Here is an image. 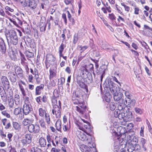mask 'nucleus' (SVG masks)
<instances>
[{"instance_id":"nucleus-1","label":"nucleus","mask_w":152,"mask_h":152,"mask_svg":"<svg viewBox=\"0 0 152 152\" xmlns=\"http://www.w3.org/2000/svg\"><path fill=\"white\" fill-rule=\"evenodd\" d=\"M88 146L82 145L80 146V149L82 152H96L95 145L92 142L91 136H89L87 139Z\"/></svg>"},{"instance_id":"nucleus-2","label":"nucleus","mask_w":152,"mask_h":152,"mask_svg":"<svg viewBox=\"0 0 152 152\" xmlns=\"http://www.w3.org/2000/svg\"><path fill=\"white\" fill-rule=\"evenodd\" d=\"M8 45H10L11 44L16 45L18 42V38L16 32L12 30L5 34Z\"/></svg>"},{"instance_id":"nucleus-3","label":"nucleus","mask_w":152,"mask_h":152,"mask_svg":"<svg viewBox=\"0 0 152 152\" xmlns=\"http://www.w3.org/2000/svg\"><path fill=\"white\" fill-rule=\"evenodd\" d=\"M82 125L83 127L78 125L79 129L83 131L89 136H91V134H90V133L91 132L92 129L89 123V122L86 123V124Z\"/></svg>"},{"instance_id":"nucleus-4","label":"nucleus","mask_w":152,"mask_h":152,"mask_svg":"<svg viewBox=\"0 0 152 152\" xmlns=\"http://www.w3.org/2000/svg\"><path fill=\"white\" fill-rule=\"evenodd\" d=\"M32 135L31 134H26L25 137H23L21 140V142L23 146H26L27 144H30L31 142Z\"/></svg>"},{"instance_id":"nucleus-5","label":"nucleus","mask_w":152,"mask_h":152,"mask_svg":"<svg viewBox=\"0 0 152 152\" xmlns=\"http://www.w3.org/2000/svg\"><path fill=\"white\" fill-rule=\"evenodd\" d=\"M78 102L79 103V106L80 107L76 106L75 110L81 114H83L86 110V106L84 105L83 103H80L78 101L76 102L73 101V103L74 104H77Z\"/></svg>"},{"instance_id":"nucleus-6","label":"nucleus","mask_w":152,"mask_h":152,"mask_svg":"<svg viewBox=\"0 0 152 152\" xmlns=\"http://www.w3.org/2000/svg\"><path fill=\"white\" fill-rule=\"evenodd\" d=\"M1 84L3 86L5 89H8L10 88V83L7 77L4 76L1 78Z\"/></svg>"},{"instance_id":"nucleus-7","label":"nucleus","mask_w":152,"mask_h":152,"mask_svg":"<svg viewBox=\"0 0 152 152\" xmlns=\"http://www.w3.org/2000/svg\"><path fill=\"white\" fill-rule=\"evenodd\" d=\"M134 134V132H132V134H131V132H129L127 136V137L128 138V140H130L132 139L131 140V144H133V145L137 144L138 142V140L136 137L133 136L132 138V135Z\"/></svg>"},{"instance_id":"nucleus-8","label":"nucleus","mask_w":152,"mask_h":152,"mask_svg":"<svg viewBox=\"0 0 152 152\" xmlns=\"http://www.w3.org/2000/svg\"><path fill=\"white\" fill-rule=\"evenodd\" d=\"M84 93L82 90H77L76 91L75 94L73 93L72 96V100L74 101L75 97L78 98L80 99H83V95Z\"/></svg>"},{"instance_id":"nucleus-9","label":"nucleus","mask_w":152,"mask_h":152,"mask_svg":"<svg viewBox=\"0 0 152 152\" xmlns=\"http://www.w3.org/2000/svg\"><path fill=\"white\" fill-rule=\"evenodd\" d=\"M118 102V109L119 110H122L126 107V104L125 103V100L124 99V96L122 97Z\"/></svg>"},{"instance_id":"nucleus-10","label":"nucleus","mask_w":152,"mask_h":152,"mask_svg":"<svg viewBox=\"0 0 152 152\" xmlns=\"http://www.w3.org/2000/svg\"><path fill=\"white\" fill-rule=\"evenodd\" d=\"M32 110V108L31 104L23 105V110L25 115H27L29 114Z\"/></svg>"},{"instance_id":"nucleus-11","label":"nucleus","mask_w":152,"mask_h":152,"mask_svg":"<svg viewBox=\"0 0 152 152\" xmlns=\"http://www.w3.org/2000/svg\"><path fill=\"white\" fill-rule=\"evenodd\" d=\"M46 61L49 64H53L55 63L56 58L52 54H48L46 56Z\"/></svg>"},{"instance_id":"nucleus-12","label":"nucleus","mask_w":152,"mask_h":152,"mask_svg":"<svg viewBox=\"0 0 152 152\" xmlns=\"http://www.w3.org/2000/svg\"><path fill=\"white\" fill-rule=\"evenodd\" d=\"M6 45L3 39L0 37V50L2 53L4 54L6 53Z\"/></svg>"},{"instance_id":"nucleus-13","label":"nucleus","mask_w":152,"mask_h":152,"mask_svg":"<svg viewBox=\"0 0 152 152\" xmlns=\"http://www.w3.org/2000/svg\"><path fill=\"white\" fill-rule=\"evenodd\" d=\"M84 35V34L80 31H79L77 34H75L74 37L73 43L76 44L78 40L82 39Z\"/></svg>"},{"instance_id":"nucleus-14","label":"nucleus","mask_w":152,"mask_h":152,"mask_svg":"<svg viewBox=\"0 0 152 152\" xmlns=\"http://www.w3.org/2000/svg\"><path fill=\"white\" fill-rule=\"evenodd\" d=\"M77 134V137L78 138L83 141H84L87 139L88 138H89V136L88 137H87L85 134H84L83 132H78Z\"/></svg>"},{"instance_id":"nucleus-15","label":"nucleus","mask_w":152,"mask_h":152,"mask_svg":"<svg viewBox=\"0 0 152 152\" xmlns=\"http://www.w3.org/2000/svg\"><path fill=\"white\" fill-rule=\"evenodd\" d=\"M99 44L103 49H109L110 48V45L106 42H103L102 40H100Z\"/></svg>"},{"instance_id":"nucleus-16","label":"nucleus","mask_w":152,"mask_h":152,"mask_svg":"<svg viewBox=\"0 0 152 152\" xmlns=\"http://www.w3.org/2000/svg\"><path fill=\"white\" fill-rule=\"evenodd\" d=\"M37 3L35 0H29L28 7L30 8L34 9L37 6Z\"/></svg>"},{"instance_id":"nucleus-17","label":"nucleus","mask_w":152,"mask_h":152,"mask_svg":"<svg viewBox=\"0 0 152 152\" xmlns=\"http://www.w3.org/2000/svg\"><path fill=\"white\" fill-rule=\"evenodd\" d=\"M8 76L10 77V80L12 82L15 83L16 81V76L13 72H8Z\"/></svg>"},{"instance_id":"nucleus-18","label":"nucleus","mask_w":152,"mask_h":152,"mask_svg":"<svg viewBox=\"0 0 152 152\" xmlns=\"http://www.w3.org/2000/svg\"><path fill=\"white\" fill-rule=\"evenodd\" d=\"M132 117V113L130 111L126 112L125 113L124 120L126 121H131Z\"/></svg>"},{"instance_id":"nucleus-19","label":"nucleus","mask_w":152,"mask_h":152,"mask_svg":"<svg viewBox=\"0 0 152 152\" xmlns=\"http://www.w3.org/2000/svg\"><path fill=\"white\" fill-rule=\"evenodd\" d=\"M15 72L16 74L19 75L20 77L23 76V71L19 66H17L15 67Z\"/></svg>"},{"instance_id":"nucleus-20","label":"nucleus","mask_w":152,"mask_h":152,"mask_svg":"<svg viewBox=\"0 0 152 152\" xmlns=\"http://www.w3.org/2000/svg\"><path fill=\"white\" fill-rule=\"evenodd\" d=\"M44 86L43 84H41L40 86H37L36 88L35 95H38L41 94V91L44 88Z\"/></svg>"},{"instance_id":"nucleus-21","label":"nucleus","mask_w":152,"mask_h":152,"mask_svg":"<svg viewBox=\"0 0 152 152\" xmlns=\"http://www.w3.org/2000/svg\"><path fill=\"white\" fill-rule=\"evenodd\" d=\"M115 84L114 83H111L112 87H110V91L113 95L115 94H116L118 93V91L117 90V88L116 86H115Z\"/></svg>"},{"instance_id":"nucleus-22","label":"nucleus","mask_w":152,"mask_h":152,"mask_svg":"<svg viewBox=\"0 0 152 152\" xmlns=\"http://www.w3.org/2000/svg\"><path fill=\"white\" fill-rule=\"evenodd\" d=\"M113 95L114 100L117 102H118L123 96V94L121 93H118V92L116 94Z\"/></svg>"},{"instance_id":"nucleus-23","label":"nucleus","mask_w":152,"mask_h":152,"mask_svg":"<svg viewBox=\"0 0 152 152\" xmlns=\"http://www.w3.org/2000/svg\"><path fill=\"white\" fill-rule=\"evenodd\" d=\"M131 97H126L125 98V103L126 104V106H127V104L128 105L129 104L133 103V105L135 104L136 102L135 100L133 99L132 100Z\"/></svg>"},{"instance_id":"nucleus-24","label":"nucleus","mask_w":152,"mask_h":152,"mask_svg":"<svg viewBox=\"0 0 152 152\" xmlns=\"http://www.w3.org/2000/svg\"><path fill=\"white\" fill-rule=\"evenodd\" d=\"M24 53L28 60H29L30 58H33L34 56V53H33L28 51H26Z\"/></svg>"},{"instance_id":"nucleus-25","label":"nucleus","mask_w":152,"mask_h":152,"mask_svg":"<svg viewBox=\"0 0 152 152\" xmlns=\"http://www.w3.org/2000/svg\"><path fill=\"white\" fill-rule=\"evenodd\" d=\"M56 129L60 131L61 128V120L58 119L56 121L55 124Z\"/></svg>"},{"instance_id":"nucleus-26","label":"nucleus","mask_w":152,"mask_h":152,"mask_svg":"<svg viewBox=\"0 0 152 152\" xmlns=\"http://www.w3.org/2000/svg\"><path fill=\"white\" fill-rule=\"evenodd\" d=\"M39 142L41 147H45L46 145V140L44 138L41 137L39 139Z\"/></svg>"},{"instance_id":"nucleus-27","label":"nucleus","mask_w":152,"mask_h":152,"mask_svg":"<svg viewBox=\"0 0 152 152\" xmlns=\"http://www.w3.org/2000/svg\"><path fill=\"white\" fill-rule=\"evenodd\" d=\"M105 71V66H102L100 67L99 69H97L96 71V73L98 74H102L104 73Z\"/></svg>"},{"instance_id":"nucleus-28","label":"nucleus","mask_w":152,"mask_h":152,"mask_svg":"<svg viewBox=\"0 0 152 152\" xmlns=\"http://www.w3.org/2000/svg\"><path fill=\"white\" fill-rule=\"evenodd\" d=\"M18 85L20 91L21 92L23 96V97L26 96V94L23 86L20 83H19L18 84Z\"/></svg>"},{"instance_id":"nucleus-29","label":"nucleus","mask_w":152,"mask_h":152,"mask_svg":"<svg viewBox=\"0 0 152 152\" xmlns=\"http://www.w3.org/2000/svg\"><path fill=\"white\" fill-rule=\"evenodd\" d=\"M77 82L79 85L81 87H83L85 86L84 84L82 81V77L79 76H78L77 77Z\"/></svg>"},{"instance_id":"nucleus-30","label":"nucleus","mask_w":152,"mask_h":152,"mask_svg":"<svg viewBox=\"0 0 152 152\" xmlns=\"http://www.w3.org/2000/svg\"><path fill=\"white\" fill-rule=\"evenodd\" d=\"M46 26L47 25L45 23L42 22L39 25L40 31L42 32H44L45 30Z\"/></svg>"},{"instance_id":"nucleus-31","label":"nucleus","mask_w":152,"mask_h":152,"mask_svg":"<svg viewBox=\"0 0 152 152\" xmlns=\"http://www.w3.org/2000/svg\"><path fill=\"white\" fill-rule=\"evenodd\" d=\"M93 68V65L92 64H90L88 66H86V68L85 69L83 70V74H84V72H88V69L90 71H91Z\"/></svg>"},{"instance_id":"nucleus-32","label":"nucleus","mask_w":152,"mask_h":152,"mask_svg":"<svg viewBox=\"0 0 152 152\" xmlns=\"http://www.w3.org/2000/svg\"><path fill=\"white\" fill-rule=\"evenodd\" d=\"M15 103L16 105H18L20 102V96L19 94H16L14 96Z\"/></svg>"},{"instance_id":"nucleus-33","label":"nucleus","mask_w":152,"mask_h":152,"mask_svg":"<svg viewBox=\"0 0 152 152\" xmlns=\"http://www.w3.org/2000/svg\"><path fill=\"white\" fill-rule=\"evenodd\" d=\"M52 113L55 114V112H60V107L57 105H54L53 106V109L52 110Z\"/></svg>"},{"instance_id":"nucleus-34","label":"nucleus","mask_w":152,"mask_h":152,"mask_svg":"<svg viewBox=\"0 0 152 152\" xmlns=\"http://www.w3.org/2000/svg\"><path fill=\"white\" fill-rule=\"evenodd\" d=\"M52 113L55 114V112H60V107L57 105H54L53 106V109L52 110Z\"/></svg>"},{"instance_id":"nucleus-35","label":"nucleus","mask_w":152,"mask_h":152,"mask_svg":"<svg viewBox=\"0 0 152 152\" xmlns=\"http://www.w3.org/2000/svg\"><path fill=\"white\" fill-rule=\"evenodd\" d=\"M35 118V116L34 114L29 115L27 119H28L30 122L32 123L34 121V119Z\"/></svg>"},{"instance_id":"nucleus-36","label":"nucleus","mask_w":152,"mask_h":152,"mask_svg":"<svg viewBox=\"0 0 152 152\" xmlns=\"http://www.w3.org/2000/svg\"><path fill=\"white\" fill-rule=\"evenodd\" d=\"M33 130L34 132L35 133H37L39 132L40 130V127L39 125L35 124L33 125Z\"/></svg>"},{"instance_id":"nucleus-37","label":"nucleus","mask_w":152,"mask_h":152,"mask_svg":"<svg viewBox=\"0 0 152 152\" xmlns=\"http://www.w3.org/2000/svg\"><path fill=\"white\" fill-rule=\"evenodd\" d=\"M46 121L48 124H50V118L49 114L48 113H45V115Z\"/></svg>"},{"instance_id":"nucleus-38","label":"nucleus","mask_w":152,"mask_h":152,"mask_svg":"<svg viewBox=\"0 0 152 152\" xmlns=\"http://www.w3.org/2000/svg\"><path fill=\"white\" fill-rule=\"evenodd\" d=\"M141 144L142 145V147L144 149V151H145L146 149V148L144 146L145 144L146 143V140L144 138H142L140 140Z\"/></svg>"},{"instance_id":"nucleus-39","label":"nucleus","mask_w":152,"mask_h":152,"mask_svg":"<svg viewBox=\"0 0 152 152\" xmlns=\"http://www.w3.org/2000/svg\"><path fill=\"white\" fill-rule=\"evenodd\" d=\"M30 152H44L41 149L37 147L32 148L31 149Z\"/></svg>"},{"instance_id":"nucleus-40","label":"nucleus","mask_w":152,"mask_h":152,"mask_svg":"<svg viewBox=\"0 0 152 152\" xmlns=\"http://www.w3.org/2000/svg\"><path fill=\"white\" fill-rule=\"evenodd\" d=\"M127 150L129 152H132L134 150V145L131 144H129L128 146Z\"/></svg>"},{"instance_id":"nucleus-41","label":"nucleus","mask_w":152,"mask_h":152,"mask_svg":"<svg viewBox=\"0 0 152 152\" xmlns=\"http://www.w3.org/2000/svg\"><path fill=\"white\" fill-rule=\"evenodd\" d=\"M39 115L40 116L43 117L44 116V114L45 115V110H43L42 108H40L39 109Z\"/></svg>"},{"instance_id":"nucleus-42","label":"nucleus","mask_w":152,"mask_h":152,"mask_svg":"<svg viewBox=\"0 0 152 152\" xmlns=\"http://www.w3.org/2000/svg\"><path fill=\"white\" fill-rule=\"evenodd\" d=\"M88 48V46H79L78 47V49L80 51V52L82 53Z\"/></svg>"},{"instance_id":"nucleus-43","label":"nucleus","mask_w":152,"mask_h":152,"mask_svg":"<svg viewBox=\"0 0 152 152\" xmlns=\"http://www.w3.org/2000/svg\"><path fill=\"white\" fill-rule=\"evenodd\" d=\"M8 104L10 108L13 107L14 105V102L13 99L11 98L10 100H8Z\"/></svg>"},{"instance_id":"nucleus-44","label":"nucleus","mask_w":152,"mask_h":152,"mask_svg":"<svg viewBox=\"0 0 152 152\" xmlns=\"http://www.w3.org/2000/svg\"><path fill=\"white\" fill-rule=\"evenodd\" d=\"M30 123H32V122H30L29 120L27 118L24 119L22 122L23 125L24 126L29 125Z\"/></svg>"},{"instance_id":"nucleus-45","label":"nucleus","mask_w":152,"mask_h":152,"mask_svg":"<svg viewBox=\"0 0 152 152\" xmlns=\"http://www.w3.org/2000/svg\"><path fill=\"white\" fill-rule=\"evenodd\" d=\"M21 112V109L19 107L16 108L14 110V114L16 115H18Z\"/></svg>"},{"instance_id":"nucleus-46","label":"nucleus","mask_w":152,"mask_h":152,"mask_svg":"<svg viewBox=\"0 0 152 152\" xmlns=\"http://www.w3.org/2000/svg\"><path fill=\"white\" fill-rule=\"evenodd\" d=\"M13 126L15 129H18L20 127V125L16 122H13L12 123Z\"/></svg>"},{"instance_id":"nucleus-47","label":"nucleus","mask_w":152,"mask_h":152,"mask_svg":"<svg viewBox=\"0 0 152 152\" xmlns=\"http://www.w3.org/2000/svg\"><path fill=\"white\" fill-rule=\"evenodd\" d=\"M50 79L53 78L56 75V73L54 72L53 70L52 69H50Z\"/></svg>"},{"instance_id":"nucleus-48","label":"nucleus","mask_w":152,"mask_h":152,"mask_svg":"<svg viewBox=\"0 0 152 152\" xmlns=\"http://www.w3.org/2000/svg\"><path fill=\"white\" fill-rule=\"evenodd\" d=\"M66 46L64 44L62 43L59 48V52H60L61 54V53H62L64 49V48Z\"/></svg>"},{"instance_id":"nucleus-49","label":"nucleus","mask_w":152,"mask_h":152,"mask_svg":"<svg viewBox=\"0 0 152 152\" xmlns=\"http://www.w3.org/2000/svg\"><path fill=\"white\" fill-rule=\"evenodd\" d=\"M33 125L32 124H29L28 126V130L30 133H32L34 132Z\"/></svg>"},{"instance_id":"nucleus-50","label":"nucleus","mask_w":152,"mask_h":152,"mask_svg":"<svg viewBox=\"0 0 152 152\" xmlns=\"http://www.w3.org/2000/svg\"><path fill=\"white\" fill-rule=\"evenodd\" d=\"M119 114V115L118 118L119 119H121L123 118L124 120L125 113L123 112L121 113L120 112V113Z\"/></svg>"},{"instance_id":"nucleus-51","label":"nucleus","mask_w":152,"mask_h":152,"mask_svg":"<svg viewBox=\"0 0 152 152\" xmlns=\"http://www.w3.org/2000/svg\"><path fill=\"white\" fill-rule=\"evenodd\" d=\"M29 0H24L23 1L21 2L23 6L24 7H28Z\"/></svg>"},{"instance_id":"nucleus-52","label":"nucleus","mask_w":152,"mask_h":152,"mask_svg":"<svg viewBox=\"0 0 152 152\" xmlns=\"http://www.w3.org/2000/svg\"><path fill=\"white\" fill-rule=\"evenodd\" d=\"M134 110L137 113L139 114H141L142 113V111L138 107L135 108Z\"/></svg>"},{"instance_id":"nucleus-53","label":"nucleus","mask_w":152,"mask_h":152,"mask_svg":"<svg viewBox=\"0 0 152 152\" xmlns=\"http://www.w3.org/2000/svg\"><path fill=\"white\" fill-rule=\"evenodd\" d=\"M144 126H142L140 128V135L141 136L143 137L144 136Z\"/></svg>"},{"instance_id":"nucleus-54","label":"nucleus","mask_w":152,"mask_h":152,"mask_svg":"<svg viewBox=\"0 0 152 152\" xmlns=\"http://www.w3.org/2000/svg\"><path fill=\"white\" fill-rule=\"evenodd\" d=\"M116 108L115 104L114 103H111L110 104V109L112 110H114Z\"/></svg>"},{"instance_id":"nucleus-55","label":"nucleus","mask_w":152,"mask_h":152,"mask_svg":"<svg viewBox=\"0 0 152 152\" xmlns=\"http://www.w3.org/2000/svg\"><path fill=\"white\" fill-rule=\"evenodd\" d=\"M134 151H139L140 149V147L139 145L137 144L134 145Z\"/></svg>"},{"instance_id":"nucleus-56","label":"nucleus","mask_w":152,"mask_h":152,"mask_svg":"<svg viewBox=\"0 0 152 152\" xmlns=\"http://www.w3.org/2000/svg\"><path fill=\"white\" fill-rule=\"evenodd\" d=\"M121 5L122 6H123L125 8V11L127 12H129L130 10V7L124 4V3H121Z\"/></svg>"},{"instance_id":"nucleus-57","label":"nucleus","mask_w":152,"mask_h":152,"mask_svg":"<svg viewBox=\"0 0 152 152\" xmlns=\"http://www.w3.org/2000/svg\"><path fill=\"white\" fill-rule=\"evenodd\" d=\"M41 100L45 103L48 100V97L45 95H43L42 97L41 98Z\"/></svg>"},{"instance_id":"nucleus-58","label":"nucleus","mask_w":152,"mask_h":152,"mask_svg":"<svg viewBox=\"0 0 152 152\" xmlns=\"http://www.w3.org/2000/svg\"><path fill=\"white\" fill-rule=\"evenodd\" d=\"M39 123H40L41 127L43 128H46L44 120H42L39 121Z\"/></svg>"},{"instance_id":"nucleus-59","label":"nucleus","mask_w":152,"mask_h":152,"mask_svg":"<svg viewBox=\"0 0 152 152\" xmlns=\"http://www.w3.org/2000/svg\"><path fill=\"white\" fill-rule=\"evenodd\" d=\"M39 75L34 76L36 80V82L38 84H39L41 81V79L39 77Z\"/></svg>"},{"instance_id":"nucleus-60","label":"nucleus","mask_w":152,"mask_h":152,"mask_svg":"<svg viewBox=\"0 0 152 152\" xmlns=\"http://www.w3.org/2000/svg\"><path fill=\"white\" fill-rule=\"evenodd\" d=\"M24 104H30L29 102V98L28 97H25V100L24 101Z\"/></svg>"},{"instance_id":"nucleus-61","label":"nucleus","mask_w":152,"mask_h":152,"mask_svg":"<svg viewBox=\"0 0 152 152\" xmlns=\"http://www.w3.org/2000/svg\"><path fill=\"white\" fill-rule=\"evenodd\" d=\"M1 113L3 115L6 116L7 118H10V115L9 114L7 113L6 111H3L1 112Z\"/></svg>"},{"instance_id":"nucleus-62","label":"nucleus","mask_w":152,"mask_h":152,"mask_svg":"<svg viewBox=\"0 0 152 152\" xmlns=\"http://www.w3.org/2000/svg\"><path fill=\"white\" fill-rule=\"evenodd\" d=\"M109 18H110V19L111 20H113L115 19L116 17L112 13L111 14H109Z\"/></svg>"},{"instance_id":"nucleus-63","label":"nucleus","mask_w":152,"mask_h":152,"mask_svg":"<svg viewBox=\"0 0 152 152\" xmlns=\"http://www.w3.org/2000/svg\"><path fill=\"white\" fill-rule=\"evenodd\" d=\"M118 110L117 111L115 110V112L114 116V117H115V118H118V116L119 114V113H120V112H121L120 111V110H119L118 109Z\"/></svg>"},{"instance_id":"nucleus-64","label":"nucleus","mask_w":152,"mask_h":152,"mask_svg":"<svg viewBox=\"0 0 152 152\" xmlns=\"http://www.w3.org/2000/svg\"><path fill=\"white\" fill-rule=\"evenodd\" d=\"M134 125L132 123H130L127 125V128L130 129H132Z\"/></svg>"}]
</instances>
